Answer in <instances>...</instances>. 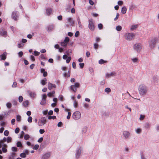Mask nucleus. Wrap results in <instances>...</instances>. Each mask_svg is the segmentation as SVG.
I'll return each instance as SVG.
<instances>
[{"label": "nucleus", "instance_id": "15", "mask_svg": "<svg viewBox=\"0 0 159 159\" xmlns=\"http://www.w3.org/2000/svg\"><path fill=\"white\" fill-rule=\"evenodd\" d=\"M7 53L6 52H4L3 53L0 55V60H5L7 57Z\"/></svg>", "mask_w": 159, "mask_h": 159}, {"label": "nucleus", "instance_id": "14", "mask_svg": "<svg viewBox=\"0 0 159 159\" xmlns=\"http://www.w3.org/2000/svg\"><path fill=\"white\" fill-rule=\"evenodd\" d=\"M66 54L63 56V58L64 59H66L67 58L68 55H70L71 53V50H66V52H65Z\"/></svg>", "mask_w": 159, "mask_h": 159}, {"label": "nucleus", "instance_id": "60", "mask_svg": "<svg viewBox=\"0 0 159 159\" xmlns=\"http://www.w3.org/2000/svg\"><path fill=\"white\" fill-rule=\"evenodd\" d=\"M40 54V52H38L36 51H35L34 52V55L35 56H38Z\"/></svg>", "mask_w": 159, "mask_h": 159}, {"label": "nucleus", "instance_id": "39", "mask_svg": "<svg viewBox=\"0 0 159 159\" xmlns=\"http://www.w3.org/2000/svg\"><path fill=\"white\" fill-rule=\"evenodd\" d=\"M145 117V116L144 115H141L139 117V120H143Z\"/></svg>", "mask_w": 159, "mask_h": 159}, {"label": "nucleus", "instance_id": "59", "mask_svg": "<svg viewBox=\"0 0 159 159\" xmlns=\"http://www.w3.org/2000/svg\"><path fill=\"white\" fill-rule=\"evenodd\" d=\"M18 55L20 57H21L23 55V52L22 51H20L18 53Z\"/></svg>", "mask_w": 159, "mask_h": 159}, {"label": "nucleus", "instance_id": "3", "mask_svg": "<svg viewBox=\"0 0 159 159\" xmlns=\"http://www.w3.org/2000/svg\"><path fill=\"white\" fill-rule=\"evenodd\" d=\"M81 116L80 112L79 111H76L73 114L72 117L73 119L75 120H78L79 119Z\"/></svg>", "mask_w": 159, "mask_h": 159}, {"label": "nucleus", "instance_id": "20", "mask_svg": "<svg viewBox=\"0 0 159 159\" xmlns=\"http://www.w3.org/2000/svg\"><path fill=\"white\" fill-rule=\"evenodd\" d=\"M28 93L29 94L30 96L33 98H35L36 97L35 93L34 92H31L30 91H28Z\"/></svg>", "mask_w": 159, "mask_h": 159}, {"label": "nucleus", "instance_id": "54", "mask_svg": "<svg viewBox=\"0 0 159 159\" xmlns=\"http://www.w3.org/2000/svg\"><path fill=\"white\" fill-rule=\"evenodd\" d=\"M71 59V57H68L66 60V62L67 63H69Z\"/></svg>", "mask_w": 159, "mask_h": 159}, {"label": "nucleus", "instance_id": "19", "mask_svg": "<svg viewBox=\"0 0 159 159\" xmlns=\"http://www.w3.org/2000/svg\"><path fill=\"white\" fill-rule=\"evenodd\" d=\"M50 156V153L47 152L42 157V159H47Z\"/></svg>", "mask_w": 159, "mask_h": 159}, {"label": "nucleus", "instance_id": "26", "mask_svg": "<svg viewBox=\"0 0 159 159\" xmlns=\"http://www.w3.org/2000/svg\"><path fill=\"white\" fill-rule=\"evenodd\" d=\"M47 80L46 78H45L44 79L42 80H41V83L43 85H45L47 83Z\"/></svg>", "mask_w": 159, "mask_h": 159}, {"label": "nucleus", "instance_id": "27", "mask_svg": "<svg viewBox=\"0 0 159 159\" xmlns=\"http://www.w3.org/2000/svg\"><path fill=\"white\" fill-rule=\"evenodd\" d=\"M138 26V25H133L131 26L130 30H133L136 29L137 28Z\"/></svg>", "mask_w": 159, "mask_h": 159}, {"label": "nucleus", "instance_id": "7", "mask_svg": "<svg viewBox=\"0 0 159 159\" xmlns=\"http://www.w3.org/2000/svg\"><path fill=\"white\" fill-rule=\"evenodd\" d=\"M19 16V13L17 11H13L11 14L12 18L15 20H18Z\"/></svg>", "mask_w": 159, "mask_h": 159}, {"label": "nucleus", "instance_id": "42", "mask_svg": "<svg viewBox=\"0 0 159 159\" xmlns=\"http://www.w3.org/2000/svg\"><path fill=\"white\" fill-rule=\"evenodd\" d=\"M150 125L149 123H146L145 125V128L146 129H149L150 128Z\"/></svg>", "mask_w": 159, "mask_h": 159}, {"label": "nucleus", "instance_id": "41", "mask_svg": "<svg viewBox=\"0 0 159 159\" xmlns=\"http://www.w3.org/2000/svg\"><path fill=\"white\" fill-rule=\"evenodd\" d=\"M6 106L7 107L10 108L11 107V104L10 102H8L6 104Z\"/></svg>", "mask_w": 159, "mask_h": 159}, {"label": "nucleus", "instance_id": "9", "mask_svg": "<svg viewBox=\"0 0 159 159\" xmlns=\"http://www.w3.org/2000/svg\"><path fill=\"white\" fill-rule=\"evenodd\" d=\"M133 48L134 49L140 50L143 49V45L140 43H136L134 44Z\"/></svg>", "mask_w": 159, "mask_h": 159}, {"label": "nucleus", "instance_id": "5", "mask_svg": "<svg viewBox=\"0 0 159 159\" xmlns=\"http://www.w3.org/2000/svg\"><path fill=\"white\" fill-rule=\"evenodd\" d=\"M89 28L92 31L94 30L95 26L92 19H90L89 21Z\"/></svg>", "mask_w": 159, "mask_h": 159}, {"label": "nucleus", "instance_id": "21", "mask_svg": "<svg viewBox=\"0 0 159 159\" xmlns=\"http://www.w3.org/2000/svg\"><path fill=\"white\" fill-rule=\"evenodd\" d=\"M54 28V26L53 25H48L47 28V30L48 31H52Z\"/></svg>", "mask_w": 159, "mask_h": 159}, {"label": "nucleus", "instance_id": "31", "mask_svg": "<svg viewBox=\"0 0 159 159\" xmlns=\"http://www.w3.org/2000/svg\"><path fill=\"white\" fill-rule=\"evenodd\" d=\"M21 116L19 115H17L16 116V120L17 121L20 122L21 120Z\"/></svg>", "mask_w": 159, "mask_h": 159}, {"label": "nucleus", "instance_id": "10", "mask_svg": "<svg viewBox=\"0 0 159 159\" xmlns=\"http://www.w3.org/2000/svg\"><path fill=\"white\" fill-rule=\"evenodd\" d=\"M47 98V95L45 94H43L42 96V101L40 102V104L41 105H44L46 103V98Z\"/></svg>", "mask_w": 159, "mask_h": 159}, {"label": "nucleus", "instance_id": "62", "mask_svg": "<svg viewBox=\"0 0 159 159\" xmlns=\"http://www.w3.org/2000/svg\"><path fill=\"white\" fill-rule=\"evenodd\" d=\"M59 98L60 100L62 101L63 99V97L61 95H60L59 97Z\"/></svg>", "mask_w": 159, "mask_h": 159}, {"label": "nucleus", "instance_id": "57", "mask_svg": "<svg viewBox=\"0 0 159 159\" xmlns=\"http://www.w3.org/2000/svg\"><path fill=\"white\" fill-rule=\"evenodd\" d=\"M39 148V145L38 144L35 145L33 148L34 149H37Z\"/></svg>", "mask_w": 159, "mask_h": 159}, {"label": "nucleus", "instance_id": "36", "mask_svg": "<svg viewBox=\"0 0 159 159\" xmlns=\"http://www.w3.org/2000/svg\"><path fill=\"white\" fill-rule=\"evenodd\" d=\"M11 140L12 139L10 137H7V142L8 143L11 142Z\"/></svg>", "mask_w": 159, "mask_h": 159}, {"label": "nucleus", "instance_id": "50", "mask_svg": "<svg viewBox=\"0 0 159 159\" xmlns=\"http://www.w3.org/2000/svg\"><path fill=\"white\" fill-rule=\"evenodd\" d=\"M56 118V116H49L48 117V119L49 120H50L51 119H55Z\"/></svg>", "mask_w": 159, "mask_h": 159}, {"label": "nucleus", "instance_id": "51", "mask_svg": "<svg viewBox=\"0 0 159 159\" xmlns=\"http://www.w3.org/2000/svg\"><path fill=\"white\" fill-rule=\"evenodd\" d=\"M2 150L3 153H6L7 152V149L5 148H2Z\"/></svg>", "mask_w": 159, "mask_h": 159}, {"label": "nucleus", "instance_id": "61", "mask_svg": "<svg viewBox=\"0 0 159 159\" xmlns=\"http://www.w3.org/2000/svg\"><path fill=\"white\" fill-rule=\"evenodd\" d=\"M45 132V131L43 129H40L39 130V133L40 134H42Z\"/></svg>", "mask_w": 159, "mask_h": 159}, {"label": "nucleus", "instance_id": "29", "mask_svg": "<svg viewBox=\"0 0 159 159\" xmlns=\"http://www.w3.org/2000/svg\"><path fill=\"white\" fill-rule=\"evenodd\" d=\"M99 63L100 64H102L104 63H106L107 62V61H104L103 59H101L99 61Z\"/></svg>", "mask_w": 159, "mask_h": 159}, {"label": "nucleus", "instance_id": "1", "mask_svg": "<svg viewBox=\"0 0 159 159\" xmlns=\"http://www.w3.org/2000/svg\"><path fill=\"white\" fill-rule=\"evenodd\" d=\"M139 93L141 96H144L148 93V89L147 87L144 84H140L138 88Z\"/></svg>", "mask_w": 159, "mask_h": 159}, {"label": "nucleus", "instance_id": "11", "mask_svg": "<svg viewBox=\"0 0 159 159\" xmlns=\"http://www.w3.org/2000/svg\"><path fill=\"white\" fill-rule=\"evenodd\" d=\"M69 41V37H66L63 42L61 43V45L62 46L65 47L67 45L68 42Z\"/></svg>", "mask_w": 159, "mask_h": 159}, {"label": "nucleus", "instance_id": "33", "mask_svg": "<svg viewBox=\"0 0 159 159\" xmlns=\"http://www.w3.org/2000/svg\"><path fill=\"white\" fill-rule=\"evenodd\" d=\"M26 155L25 153H22L20 154V156L22 158H25L26 157Z\"/></svg>", "mask_w": 159, "mask_h": 159}, {"label": "nucleus", "instance_id": "18", "mask_svg": "<svg viewBox=\"0 0 159 159\" xmlns=\"http://www.w3.org/2000/svg\"><path fill=\"white\" fill-rule=\"evenodd\" d=\"M56 86L54 84L49 82L48 84V88L49 90H51L52 88H56Z\"/></svg>", "mask_w": 159, "mask_h": 159}, {"label": "nucleus", "instance_id": "46", "mask_svg": "<svg viewBox=\"0 0 159 159\" xmlns=\"http://www.w3.org/2000/svg\"><path fill=\"white\" fill-rule=\"evenodd\" d=\"M11 150L13 152H16L17 151V148L16 147H12Z\"/></svg>", "mask_w": 159, "mask_h": 159}, {"label": "nucleus", "instance_id": "40", "mask_svg": "<svg viewBox=\"0 0 159 159\" xmlns=\"http://www.w3.org/2000/svg\"><path fill=\"white\" fill-rule=\"evenodd\" d=\"M78 25H79V26L81 28L82 27H81V21H80V18H78Z\"/></svg>", "mask_w": 159, "mask_h": 159}, {"label": "nucleus", "instance_id": "25", "mask_svg": "<svg viewBox=\"0 0 159 159\" xmlns=\"http://www.w3.org/2000/svg\"><path fill=\"white\" fill-rule=\"evenodd\" d=\"M126 7H123L121 8V12L123 14H125L126 13Z\"/></svg>", "mask_w": 159, "mask_h": 159}, {"label": "nucleus", "instance_id": "22", "mask_svg": "<svg viewBox=\"0 0 159 159\" xmlns=\"http://www.w3.org/2000/svg\"><path fill=\"white\" fill-rule=\"evenodd\" d=\"M67 22L72 26L74 24L73 21L72 20V19L70 17L68 18L67 19Z\"/></svg>", "mask_w": 159, "mask_h": 159}, {"label": "nucleus", "instance_id": "30", "mask_svg": "<svg viewBox=\"0 0 159 159\" xmlns=\"http://www.w3.org/2000/svg\"><path fill=\"white\" fill-rule=\"evenodd\" d=\"M30 138V135L28 134H25L24 136V139L25 140H28Z\"/></svg>", "mask_w": 159, "mask_h": 159}, {"label": "nucleus", "instance_id": "4", "mask_svg": "<svg viewBox=\"0 0 159 159\" xmlns=\"http://www.w3.org/2000/svg\"><path fill=\"white\" fill-rule=\"evenodd\" d=\"M157 39L156 38H153L149 42V46L151 49L153 48L155 46L156 43Z\"/></svg>", "mask_w": 159, "mask_h": 159}, {"label": "nucleus", "instance_id": "28", "mask_svg": "<svg viewBox=\"0 0 159 159\" xmlns=\"http://www.w3.org/2000/svg\"><path fill=\"white\" fill-rule=\"evenodd\" d=\"M55 93V92L54 91H52L51 92L49 93H48V96L50 97H52L53 94H54Z\"/></svg>", "mask_w": 159, "mask_h": 159}, {"label": "nucleus", "instance_id": "35", "mask_svg": "<svg viewBox=\"0 0 159 159\" xmlns=\"http://www.w3.org/2000/svg\"><path fill=\"white\" fill-rule=\"evenodd\" d=\"M116 29L118 31H120L122 29V27L120 25L117 26L116 27Z\"/></svg>", "mask_w": 159, "mask_h": 159}, {"label": "nucleus", "instance_id": "6", "mask_svg": "<svg viewBox=\"0 0 159 159\" xmlns=\"http://www.w3.org/2000/svg\"><path fill=\"white\" fill-rule=\"evenodd\" d=\"M80 84L78 83H75L74 85H71L70 86V89L74 92H76L77 91V88L80 87Z\"/></svg>", "mask_w": 159, "mask_h": 159}, {"label": "nucleus", "instance_id": "64", "mask_svg": "<svg viewBox=\"0 0 159 159\" xmlns=\"http://www.w3.org/2000/svg\"><path fill=\"white\" fill-rule=\"evenodd\" d=\"M43 140V138L42 137L40 138L38 140V142L39 143H41Z\"/></svg>", "mask_w": 159, "mask_h": 159}, {"label": "nucleus", "instance_id": "13", "mask_svg": "<svg viewBox=\"0 0 159 159\" xmlns=\"http://www.w3.org/2000/svg\"><path fill=\"white\" fill-rule=\"evenodd\" d=\"M116 75V73L114 72H112L110 73H107L106 74V78H109L111 77L115 76Z\"/></svg>", "mask_w": 159, "mask_h": 159}, {"label": "nucleus", "instance_id": "47", "mask_svg": "<svg viewBox=\"0 0 159 159\" xmlns=\"http://www.w3.org/2000/svg\"><path fill=\"white\" fill-rule=\"evenodd\" d=\"M71 115V113L70 112H68V115L66 117V118L67 119H70Z\"/></svg>", "mask_w": 159, "mask_h": 159}, {"label": "nucleus", "instance_id": "49", "mask_svg": "<svg viewBox=\"0 0 159 159\" xmlns=\"http://www.w3.org/2000/svg\"><path fill=\"white\" fill-rule=\"evenodd\" d=\"M4 135L5 136H7L9 134V131L8 130H6L4 132Z\"/></svg>", "mask_w": 159, "mask_h": 159}, {"label": "nucleus", "instance_id": "48", "mask_svg": "<svg viewBox=\"0 0 159 159\" xmlns=\"http://www.w3.org/2000/svg\"><path fill=\"white\" fill-rule=\"evenodd\" d=\"M131 60L133 62L135 63L138 61V59L137 58H134L132 59Z\"/></svg>", "mask_w": 159, "mask_h": 159}, {"label": "nucleus", "instance_id": "44", "mask_svg": "<svg viewBox=\"0 0 159 159\" xmlns=\"http://www.w3.org/2000/svg\"><path fill=\"white\" fill-rule=\"evenodd\" d=\"M23 100V97L20 96L19 97V101L20 102H22Z\"/></svg>", "mask_w": 159, "mask_h": 159}, {"label": "nucleus", "instance_id": "58", "mask_svg": "<svg viewBox=\"0 0 159 159\" xmlns=\"http://www.w3.org/2000/svg\"><path fill=\"white\" fill-rule=\"evenodd\" d=\"M83 106L84 107L87 108L89 107V105L87 103H84L83 104Z\"/></svg>", "mask_w": 159, "mask_h": 159}, {"label": "nucleus", "instance_id": "34", "mask_svg": "<svg viewBox=\"0 0 159 159\" xmlns=\"http://www.w3.org/2000/svg\"><path fill=\"white\" fill-rule=\"evenodd\" d=\"M135 130L136 133L137 134L140 133L142 131L141 129L139 128L136 129Z\"/></svg>", "mask_w": 159, "mask_h": 159}, {"label": "nucleus", "instance_id": "17", "mask_svg": "<svg viewBox=\"0 0 159 159\" xmlns=\"http://www.w3.org/2000/svg\"><path fill=\"white\" fill-rule=\"evenodd\" d=\"M123 135L126 139L128 138L130 136V133L127 131H125L123 132Z\"/></svg>", "mask_w": 159, "mask_h": 159}, {"label": "nucleus", "instance_id": "63", "mask_svg": "<svg viewBox=\"0 0 159 159\" xmlns=\"http://www.w3.org/2000/svg\"><path fill=\"white\" fill-rule=\"evenodd\" d=\"M79 35V31H77L76 32L75 34V36L76 37H77Z\"/></svg>", "mask_w": 159, "mask_h": 159}, {"label": "nucleus", "instance_id": "56", "mask_svg": "<svg viewBox=\"0 0 159 159\" xmlns=\"http://www.w3.org/2000/svg\"><path fill=\"white\" fill-rule=\"evenodd\" d=\"M20 131V129L19 128L17 127L16 128L15 131V132L17 134Z\"/></svg>", "mask_w": 159, "mask_h": 159}, {"label": "nucleus", "instance_id": "43", "mask_svg": "<svg viewBox=\"0 0 159 159\" xmlns=\"http://www.w3.org/2000/svg\"><path fill=\"white\" fill-rule=\"evenodd\" d=\"M24 44L22 43H20L18 44V47L19 48H21L24 46Z\"/></svg>", "mask_w": 159, "mask_h": 159}, {"label": "nucleus", "instance_id": "55", "mask_svg": "<svg viewBox=\"0 0 159 159\" xmlns=\"http://www.w3.org/2000/svg\"><path fill=\"white\" fill-rule=\"evenodd\" d=\"M135 7L134 5L132 4L130 6L129 9H131V10H133L135 8Z\"/></svg>", "mask_w": 159, "mask_h": 159}, {"label": "nucleus", "instance_id": "38", "mask_svg": "<svg viewBox=\"0 0 159 159\" xmlns=\"http://www.w3.org/2000/svg\"><path fill=\"white\" fill-rule=\"evenodd\" d=\"M105 91L107 93H108L111 92V90L110 88H107L105 89Z\"/></svg>", "mask_w": 159, "mask_h": 159}, {"label": "nucleus", "instance_id": "53", "mask_svg": "<svg viewBox=\"0 0 159 159\" xmlns=\"http://www.w3.org/2000/svg\"><path fill=\"white\" fill-rule=\"evenodd\" d=\"M98 26L99 29L100 30L102 29L103 27V25L102 24H99Z\"/></svg>", "mask_w": 159, "mask_h": 159}, {"label": "nucleus", "instance_id": "52", "mask_svg": "<svg viewBox=\"0 0 159 159\" xmlns=\"http://www.w3.org/2000/svg\"><path fill=\"white\" fill-rule=\"evenodd\" d=\"M32 118L31 116H29L28 119V121L29 123H31L32 121Z\"/></svg>", "mask_w": 159, "mask_h": 159}, {"label": "nucleus", "instance_id": "37", "mask_svg": "<svg viewBox=\"0 0 159 159\" xmlns=\"http://www.w3.org/2000/svg\"><path fill=\"white\" fill-rule=\"evenodd\" d=\"M73 105L74 107L75 108L77 107L78 106L77 102H76L75 100L74 101Z\"/></svg>", "mask_w": 159, "mask_h": 159}, {"label": "nucleus", "instance_id": "24", "mask_svg": "<svg viewBox=\"0 0 159 159\" xmlns=\"http://www.w3.org/2000/svg\"><path fill=\"white\" fill-rule=\"evenodd\" d=\"M47 14L49 16L50 15L52 12V10L51 8H48L46 9Z\"/></svg>", "mask_w": 159, "mask_h": 159}, {"label": "nucleus", "instance_id": "12", "mask_svg": "<svg viewBox=\"0 0 159 159\" xmlns=\"http://www.w3.org/2000/svg\"><path fill=\"white\" fill-rule=\"evenodd\" d=\"M82 151V148L81 147L77 149L76 151L75 156L76 158H78L80 156Z\"/></svg>", "mask_w": 159, "mask_h": 159}, {"label": "nucleus", "instance_id": "45", "mask_svg": "<svg viewBox=\"0 0 159 159\" xmlns=\"http://www.w3.org/2000/svg\"><path fill=\"white\" fill-rule=\"evenodd\" d=\"M16 145L17 147H20L22 146V144L21 143L20 141H19L17 142L16 143Z\"/></svg>", "mask_w": 159, "mask_h": 159}, {"label": "nucleus", "instance_id": "8", "mask_svg": "<svg viewBox=\"0 0 159 159\" xmlns=\"http://www.w3.org/2000/svg\"><path fill=\"white\" fill-rule=\"evenodd\" d=\"M46 122V119L45 117H42L39 120L38 125L39 126H42L44 125Z\"/></svg>", "mask_w": 159, "mask_h": 159}, {"label": "nucleus", "instance_id": "16", "mask_svg": "<svg viewBox=\"0 0 159 159\" xmlns=\"http://www.w3.org/2000/svg\"><path fill=\"white\" fill-rule=\"evenodd\" d=\"M7 32L2 29H0V35L3 37H6L7 35Z\"/></svg>", "mask_w": 159, "mask_h": 159}, {"label": "nucleus", "instance_id": "2", "mask_svg": "<svg viewBox=\"0 0 159 159\" xmlns=\"http://www.w3.org/2000/svg\"><path fill=\"white\" fill-rule=\"evenodd\" d=\"M134 36L135 35L134 34L129 33L125 34L124 35L125 39L129 41L132 40L134 37Z\"/></svg>", "mask_w": 159, "mask_h": 159}, {"label": "nucleus", "instance_id": "32", "mask_svg": "<svg viewBox=\"0 0 159 159\" xmlns=\"http://www.w3.org/2000/svg\"><path fill=\"white\" fill-rule=\"evenodd\" d=\"M29 104L28 101H26L23 102V105L25 107H27Z\"/></svg>", "mask_w": 159, "mask_h": 159}, {"label": "nucleus", "instance_id": "23", "mask_svg": "<svg viewBox=\"0 0 159 159\" xmlns=\"http://www.w3.org/2000/svg\"><path fill=\"white\" fill-rule=\"evenodd\" d=\"M87 127L86 126H84L83 128H82L81 130L82 134H85L87 131Z\"/></svg>", "mask_w": 159, "mask_h": 159}]
</instances>
